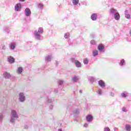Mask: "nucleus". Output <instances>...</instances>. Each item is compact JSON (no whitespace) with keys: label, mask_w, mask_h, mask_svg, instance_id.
<instances>
[{"label":"nucleus","mask_w":131,"mask_h":131,"mask_svg":"<svg viewBox=\"0 0 131 131\" xmlns=\"http://www.w3.org/2000/svg\"><path fill=\"white\" fill-rule=\"evenodd\" d=\"M25 0H19L20 2H24Z\"/></svg>","instance_id":"46"},{"label":"nucleus","mask_w":131,"mask_h":131,"mask_svg":"<svg viewBox=\"0 0 131 131\" xmlns=\"http://www.w3.org/2000/svg\"><path fill=\"white\" fill-rule=\"evenodd\" d=\"M125 128L126 131H130L131 130V126L128 124H126L125 126Z\"/></svg>","instance_id":"18"},{"label":"nucleus","mask_w":131,"mask_h":131,"mask_svg":"<svg viewBox=\"0 0 131 131\" xmlns=\"http://www.w3.org/2000/svg\"><path fill=\"white\" fill-rule=\"evenodd\" d=\"M124 64V59H122L120 62V66H123V64Z\"/></svg>","instance_id":"31"},{"label":"nucleus","mask_w":131,"mask_h":131,"mask_svg":"<svg viewBox=\"0 0 131 131\" xmlns=\"http://www.w3.org/2000/svg\"><path fill=\"white\" fill-rule=\"evenodd\" d=\"M24 13L26 17H30V16H31V11L30 10V9L28 8H26Z\"/></svg>","instance_id":"7"},{"label":"nucleus","mask_w":131,"mask_h":131,"mask_svg":"<svg viewBox=\"0 0 131 131\" xmlns=\"http://www.w3.org/2000/svg\"><path fill=\"white\" fill-rule=\"evenodd\" d=\"M98 82H104V81H103L102 80H100L98 81Z\"/></svg>","instance_id":"44"},{"label":"nucleus","mask_w":131,"mask_h":131,"mask_svg":"<svg viewBox=\"0 0 131 131\" xmlns=\"http://www.w3.org/2000/svg\"><path fill=\"white\" fill-rule=\"evenodd\" d=\"M58 82H64V81H63L62 80H59Z\"/></svg>","instance_id":"42"},{"label":"nucleus","mask_w":131,"mask_h":131,"mask_svg":"<svg viewBox=\"0 0 131 131\" xmlns=\"http://www.w3.org/2000/svg\"><path fill=\"white\" fill-rule=\"evenodd\" d=\"M124 14L126 19H130V14L128 13V10H125Z\"/></svg>","instance_id":"12"},{"label":"nucleus","mask_w":131,"mask_h":131,"mask_svg":"<svg viewBox=\"0 0 131 131\" xmlns=\"http://www.w3.org/2000/svg\"><path fill=\"white\" fill-rule=\"evenodd\" d=\"M72 3L74 6H77V5H78V3H79V0H73Z\"/></svg>","instance_id":"22"},{"label":"nucleus","mask_w":131,"mask_h":131,"mask_svg":"<svg viewBox=\"0 0 131 131\" xmlns=\"http://www.w3.org/2000/svg\"><path fill=\"white\" fill-rule=\"evenodd\" d=\"M3 76L5 78L9 79L11 77V74L8 72H5L4 73Z\"/></svg>","instance_id":"14"},{"label":"nucleus","mask_w":131,"mask_h":131,"mask_svg":"<svg viewBox=\"0 0 131 131\" xmlns=\"http://www.w3.org/2000/svg\"><path fill=\"white\" fill-rule=\"evenodd\" d=\"M17 72L19 74H21L23 72V69L22 68H18L17 70Z\"/></svg>","instance_id":"23"},{"label":"nucleus","mask_w":131,"mask_h":131,"mask_svg":"<svg viewBox=\"0 0 131 131\" xmlns=\"http://www.w3.org/2000/svg\"><path fill=\"white\" fill-rule=\"evenodd\" d=\"M15 118H19V116H18V114H17L16 111L12 110L11 111V116L10 118L11 123H15Z\"/></svg>","instance_id":"2"},{"label":"nucleus","mask_w":131,"mask_h":131,"mask_svg":"<svg viewBox=\"0 0 131 131\" xmlns=\"http://www.w3.org/2000/svg\"><path fill=\"white\" fill-rule=\"evenodd\" d=\"M118 13V11L114 8H112L110 10V14H111V15H112V16H114L115 15H116V14H117Z\"/></svg>","instance_id":"11"},{"label":"nucleus","mask_w":131,"mask_h":131,"mask_svg":"<svg viewBox=\"0 0 131 131\" xmlns=\"http://www.w3.org/2000/svg\"><path fill=\"white\" fill-rule=\"evenodd\" d=\"M98 50H95L93 51V55L94 57H96L98 56Z\"/></svg>","instance_id":"24"},{"label":"nucleus","mask_w":131,"mask_h":131,"mask_svg":"<svg viewBox=\"0 0 131 131\" xmlns=\"http://www.w3.org/2000/svg\"><path fill=\"white\" fill-rule=\"evenodd\" d=\"M104 131H111V130L108 127H105L104 128Z\"/></svg>","instance_id":"32"},{"label":"nucleus","mask_w":131,"mask_h":131,"mask_svg":"<svg viewBox=\"0 0 131 131\" xmlns=\"http://www.w3.org/2000/svg\"><path fill=\"white\" fill-rule=\"evenodd\" d=\"M88 80L90 82H95L96 81V79L94 77H89Z\"/></svg>","instance_id":"21"},{"label":"nucleus","mask_w":131,"mask_h":131,"mask_svg":"<svg viewBox=\"0 0 131 131\" xmlns=\"http://www.w3.org/2000/svg\"><path fill=\"white\" fill-rule=\"evenodd\" d=\"M110 96H111V97H114L115 96V93L111 92H110Z\"/></svg>","instance_id":"33"},{"label":"nucleus","mask_w":131,"mask_h":131,"mask_svg":"<svg viewBox=\"0 0 131 131\" xmlns=\"http://www.w3.org/2000/svg\"><path fill=\"white\" fill-rule=\"evenodd\" d=\"M122 111H123V112H127V110H126V108H125V107H123L122 108Z\"/></svg>","instance_id":"34"},{"label":"nucleus","mask_w":131,"mask_h":131,"mask_svg":"<svg viewBox=\"0 0 131 131\" xmlns=\"http://www.w3.org/2000/svg\"><path fill=\"white\" fill-rule=\"evenodd\" d=\"M83 63L85 65L89 64V59H88L87 58L84 59H83Z\"/></svg>","instance_id":"26"},{"label":"nucleus","mask_w":131,"mask_h":131,"mask_svg":"<svg viewBox=\"0 0 131 131\" xmlns=\"http://www.w3.org/2000/svg\"><path fill=\"white\" fill-rule=\"evenodd\" d=\"M58 131H63V130H62V129L61 128H59L58 129Z\"/></svg>","instance_id":"45"},{"label":"nucleus","mask_w":131,"mask_h":131,"mask_svg":"<svg viewBox=\"0 0 131 131\" xmlns=\"http://www.w3.org/2000/svg\"><path fill=\"white\" fill-rule=\"evenodd\" d=\"M58 85H63V82H59Z\"/></svg>","instance_id":"41"},{"label":"nucleus","mask_w":131,"mask_h":131,"mask_svg":"<svg viewBox=\"0 0 131 131\" xmlns=\"http://www.w3.org/2000/svg\"><path fill=\"white\" fill-rule=\"evenodd\" d=\"M47 103L49 105L50 110H52L53 109V99L48 97L47 100Z\"/></svg>","instance_id":"5"},{"label":"nucleus","mask_w":131,"mask_h":131,"mask_svg":"<svg viewBox=\"0 0 131 131\" xmlns=\"http://www.w3.org/2000/svg\"><path fill=\"white\" fill-rule=\"evenodd\" d=\"M43 7V5H42V4H38L37 5V7L38 8V9H40L41 10L42 9Z\"/></svg>","instance_id":"28"},{"label":"nucleus","mask_w":131,"mask_h":131,"mask_svg":"<svg viewBox=\"0 0 131 131\" xmlns=\"http://www.w3.org/2000/svg\"><path fill=\"white\" fill-rule=\"evenodd\" d=\"M4 31H8V30H9V27H4Z\"/></svg>","instance_id":"36"},{"label":"nucleus","mask_w":131,"mask_h":131,"mask_svg":"<svg viewBox=\"0 0 131 131\" xmlns=\"http://www.w3.org/2000/svg\"><path fill=\"white\" fill-rule=\"evenodd\" d=\"M3 49H5V47H3Z\"/></svg>","instance_id":"49"},{"label":"nucleus","mask_w":131,"mask_h":131,"mask_svg":"<svg viewBox=\"0 0 131 131\" xmlns=\"http://www.w3.org/2000/svg\"><path fill=\"white\" fill-rule=\"evenodd\" d=\"M104 49V46H103V45L100 44L99 45H98V51H99V52H102V51H103Z\"/></svg>","instance_id":"16"},{"label":"nucleus","mask_w":131,"mask_h":131,"mask_svg":"<svg viewBox=\"0 0 131 131\" xmlns=\"http://www.w3.org/2000/svg\"><path fill=\"white\" fill-rule=\"evenodd\" d=\"M91 45H96V41L95 40H92L91 41Z\"/></svg>","instance_id":"35"},{"label":"nucleus","mask_w":131,"mask_h":131,"mask_svg":"<svg viewBox=\"0 0 131 131\" xmlns=\"http://www.w3.org/2000/svg\"><path fill=\"white\" fill-rule=\"evenodd\" d=\"M60 126H62V124L60 125Z\"/></svg>","instance_id":"50"},{"label":"nucleus","mask_w":131,"mask_h":131,"mask_svg":"<svg viewBox=\"0 0 131 131\" xmlns=\"http://www.w3.org/2000/svg\"><path fill=\"white\" fill-rule=\"evenodd\" d=\"M73 94H74V95H75V91L73 92Z\"/></svg>","instance_id":"47"},{"label":"nucleus","mask_w":131,"mask_h":131,"mask_svg":"<svg viewBox=\"0 0 131 131\" xmlns=\"http://www.w3.org/2000/svg\"><path fill=\"white\" fill-rule=\"evenodd\" d=\"M22 7V5H21V4H16V5L15 6V10L16 12H19V11H21V8Z\"/></svg>","instance_id":"10"},{"label":"nucleus","mask_w":131,"mask_h":131,"mask_svg":"<svg viewBox=\"0 0 131 131\" xmlns=\"http://www.w3.org/2000/svg\"><path fill=\"white\" fill-rule=\"evenodd\" d=\"M97 94L101 96L103 94V91H102L101 89H99Z\"/></svg>","instance_id":"30"},{"label":"nucleus","mask_w":131,"mask_h":131,"mask_svg":"<svg viewBox=\"0 0 131 131\" xmlns=\"http://www.w3.org/2000/svg\"><path fill=\"white\" fill-rule=\"evenodd\" d=\"M120 96L123 99H125V98H127L129 96V93L127 92L124 91L121 93Z\"/></svg>","instance_id":"9"},{"label":"nucleus","mask_w":131,"mask_h":131,"mask_svg":"<svg viewBox=\"0 0 131 131\" xmlns=\"http://www.w3.org/2000/svg\"><path fill=\"white\" fill-rule=\"evenodd\" d=\"M42 33H43V29L41 27L39 28L38 31H35L34 32V35L35 39L37 40H40Z\"/></svg>","instance_id":"1"},{"label":"nucleus","mask_w":131,"mask_h":131,"mask_svg":"<svg viewBox=\"0 0 131 131\" xmlns=\"http://www.w3.org/2000/svg\"><path fill=\"white\" fill-rule=\"evenodd\" d=\"M19 102H23L25 101V96H24V93H20L19 94Z\"/></svg>","instance_id":"8"},{"label":"nucleus","mask_w":131,"mask_h":131,"mask_svg":"<svg viewBox=\"0 0 131 131\" xmlns=\"http://www.w3.org/2000/svg\"><path fill=\"white\" fill-rule=\"evenodd\" d=\"M115 20H117V21H118L119 19H120V14H119V13L118 12L117 14L113 15Z\"/></svg>","instance_id":"15"},{"label":"nucleus","mask_w":131,"mask_h":131,"mask_svg":"<svg viewBox=\"0 0 131 131\" xmlns=\"http://www.w3.org/2000/svg\"><path fill=\"white\" fill-rule=\"evenodd\" d=\"M3 49H5V47H3Z\"/></svg>","instance_id":"48"},{"label":"nucleus","mask_w":131,"mask_h":131,"mask_svg":"<svg viewBox=\"0 0 131 131\" xmlns=\"http://www.w3.org/2000/svg\"><path fill=\"white\" fill-rule=\"evenodd\" d=\"M98 84L101 88H105V82H98Z\"/></svg>","instance_id":"25"},{"label":"nucleus","mask_w":131,"mask_h":131,"mask_svg":"<svg viewBox=\"0 0 131 131\" xmlns=\"http://www.w3.org/2000/svg\"><path fill=\"white\" fill-rule=\"evenodd\" d=\"M91 19L93 20V21H96L97 20V14L96 13H93L91 15Z\"/></svg>","instance_id":"17"},{"label":"nucleus","mask_w":131,"mask_h":131,"mask_svg":"<svg viewBox=\"0 0 131 131\" xmlns=\"http://www.w3.org/2000/svg\"><path fill=\"white\" fill-rule=\"evenodd\" d=\"M52 58L53 57L51 55H48L45 58V60L46 61V62H50L51 61V60H52Z\"/></svg>","instance_id":"20"},{"label":"nucleus","mask_w":131,"mask_h":131,"mask_svg":"<svg viewBox=\"0 0 131 131\" xmlns=\"http://www.w3.org/2000/svg\"><path fill=\"white\" fill-rule=\"evenodd\" d=\"M70 35V34L69 33H65V34H64V37L66 38H69Z\"/></svg>","instance_id":"29"},{"label":"nucleus","mask_w":131,"mask_h":131,"mask_svg":"<svg viewBox=\"0 0 131 131\" xmlns=\"http://www.w3.org/2000/svg\"><path fill=\"white\" fill-rule=\"evenodd\" d=\"M15 48H16V45H15V43L11 42L10 45V50H15Z\"/></svg>","instance_id":"19"},{"label":"nucleus","mask_w":131,"mask_h":131,"mask_svg":"<svg viewBox=\"0 0 131 131\" xmlns=\"http://www.w3.org/2000/svg\"><path fill=\"white\" fill-rule=\"evenodd\" d=\"M79 93L80 94H82V90H79Z\"/></svg>","instance_id":"43"},{"label":"nucleus","mask_w":131,"mask_h":131,"mask_svg":"<svg viewBox=\"0 0 131 131\" xmlns=\"http://www.w3.org/2000/svg\"><path fill=\"white\" fill-rule=\"evenodd\" d=\"M24 128H25V129L28 128V125H25L24 126Z\"/></svg>","instance_id":"39"},{"label":"nucleus","mask_w":131,"mask_h":131,"mask_svg":"<svg viewBox=\"0 0 131 131\" xmlns=\"http://www.w3.org/2000/svg\"><path fill=\"white\" fill-rule=\"evenodd\" d=\"M71 60L73 62V63H75L76 67L78 68H80V67H81V63H80V62H79L78 60H75V58H71Z\"/></svg>","instance_id":"4"},{"label":"nucleus","mask_w":131,"mask_h":131,"mask_svg":"<svg viewBox=\"0 0 131 131\" xmlns=\"http://www.w3.org/2000/svg\"><path fill=\"white\" fill-rule=\"evenodd\" d=\"M87 122H92L94 120V116L92 114H89L85 118Z\"/></svg>","instance_id":"6"},{"label":"nucleus","mask_w":131,"mask_h":131,"mask_svg":"<svg viewBox=\"0 0 131 131\" xmlns=\"http://www.w3.org/2000/svg\"><path fill=\"white\" fill-rule=\"evenodd\" d=\"M72 80L73 81H75V82L78 81V78L76 76H74L72 78Z\"/></svg>","instance_id":"27"},{"label":"nucleus","mask_w":131,"mask_h":131,"mask_svg":"<svg viewBox=\"0 0 131 131\" xmlns=\"http://www.w3.org/2000/svg\"><path fill=\"white\" fill-rule=\"evenodd\" d=\"M88 126H89V124L88 123H85L84 124V127H88Z\"/></svg>","instance_id":"37"},{"label":"nucleus","mask_w":131,"mask_h":131,"mask_svg":"<svg viewBox=\"0 0 131 131\" xmlns=\"http://www.w3.org/2000/svg\"><path fill=\"white\" fill-rule=\"evenodd\" d=\"M80 113L79 108H76L73 111V115L75 118V121H78V115Z\"/></svg>","instance_id":"3"},{"label":"nucleus","mask_w":131,"mask_h":131,"mask_svg":"<svg viewBox=\"0 0 131 131\" xmlns=\"http://www.w3.org/2000/svg\"><path fill=\"white\" fill-rule=\"evenodd\" d=\"M114 131H118V128L117 127H114Z\"/></svg>","instance_id":"38"},{"label":"nucleus","mask_w":131,"mask_h":131,"mask_svg":"<svg viewBox=\"0 0 131 131\" xmlns=\"http://www.w3.org/2000/svg\"><path fill=\"white\" fill-rule=\"evenodd\" d=\"M8 61L9 63L11 64L15 62V59L13 58L12 56H9L8 57Z\"/></svg>","instance_id":"13"},{"label":"nucleus","mask_w":131,"mask_h":131,"mask_svg":"<svg viewBox=\"0 0 131 131\" xmlns=\"http://www.w3.org/2000/svg\"><path fill=\"white\" fill-rule=\"evenodd\" d=\"M54 93H58V89H54Z\"/></svg>","instance_id":"40"}]
</instances>
